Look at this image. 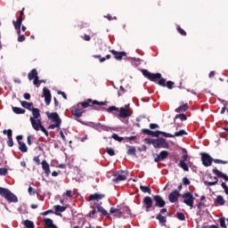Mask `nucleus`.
<instances>
[{"instance_id":"nucleus-1","label":"nucleus","mask_w":228,"mask_h":228,"mask_svg":"<svg viewBox=\"0 0 228 228\" xmlns=\"http://www.w3.org/2000/svg\"><path fill=\"white\" fill-rule=\"evenodd\" d=\"M0 195L9 202H17V196L6 188L0 187Z\"/></svg>"},{"instance_id":"nucleus-2","label":"nucleus","mask_w":228,"mask_h":228,"mask_svg":"<svg viewBox=\"0 0 228 228\" xmlns=\"http://www.w3.org/2000/svg\"><path fill=\"white\" fill-rule=\"evenodd\" d=\"M30 122L32 125L33 129H35V131H42V133H45V136H49V133L47 132V130L45 129V127H44V126H42V121L40 119H35V118L30 117Z\"/></svg>"},{"instance_id":"nucleus-3","label":"nucleus","mask_w":228,"mask_h":228,"mask_svg":"<svg viewBox=\"0 0 228 228\" xmlns=\"http://www.w3.org/2000/svg\"><path fill=\"white\" fill-rule=\"evenodd\" d=\"M142 75L145 77H148L150 81H156V79H161V74L157 73V74H152L149 72L147 69H142Z\"/></svg>"},{"instance_id":"nucleus-4","label":"nucleus","mask_w":228,"mask_h":228,"mask_svg":"<svg viewBox=\"0 0 228 228\" xmlns=\"http://www.w3.org/2000/svg\"><path fill=\"white\" fill-rule=\"evenodd\" d=\"M46 116L50 120H53V122H55L56 126H61V119L60 118V116L56 112H46Z\"/></svg>"},{"instance_id":"nucleus-5","label":"nucleus","mask_w":228,"mask_h":228,"mask_svg":"<svg viewBox=\"0 0 228 228\" xmlns=\"http://www.w3.org/2000/svg\"><path fill=\"white\" fill-rule=\"evenodd\" d=\"M201 161L204 167H211V163H213V158H211V156H209L208 153H202Z\"/></svg>"},{"instance_id":"nucleus-6","label":"nucleus","mask_w":228,"mask_h":228,"mask_svg":"<svg viewBox=\"0 0 228 228\" xmlns=\"http://www.w3.org/2000/svg\"><path fill=\"white\" fill-rule=\"evenodd\" d=\"M183 202L187 206H190V208H193V195L190 192H186L183 196Z\"/></svg>"},{"instance_id":"nucleus-7","label":"nucleus","mask_w":228,"mask_h":228,"mask_svg":"<svg viewBox=\"0 0 228 228\" xmlns=\"http://www.w3.org/2000/svg\"><path fill=\"white\" fill-rule=\"evenodd\" d=\"M28 78L29 79V81H33V85H38V72L34 69H32L28 75Z\"/></svg>"},{"instance_id":"nucleus-8","label":"nucleus","mask_w":228,"mask_h":228,"mask_svg":"<svg viewBox=\"0 0 228 228\" xmlns=\"http://www.w3.org/2000/svg\"><path fill=\"white\" fill-rule=\"evenodd\" d=\"M153 147H155V149H165V147H167V141L163 138L155 139V141H153Z\"/></svg>"},{"instance_id":"nucleus-9","label":"nucleus","mask_w":228,"mask_h":228,"mask_svg":"<svg viewBox=\"0 0 228 228\" xmlns=\"http://www.w3.org/2000/svg\"><path fill=\"white\" fill-rule=\"evenodd\" d=\"M153 200L155 201V206H157V208H165V200L161 198V196H153Z\"/></svg>"},{"instance_id":"nucleus-10","label":"nucleus","mask_w":228,"mask_h":228,"mask_svg":"<svg viewBox=\"0 0 228 228\" xmlns=\"http://www.w3.org/2000/svg\"><path fill=\"white\" fill-rule=\"evenodd\" d=\"M168 158V151H163L154 159L155 163H159V161H163V159H167Z\"/></svg>"},{"instance_id":"nucleus-11","label":"nucleus","mask_w":228,"mask_h":228,"mask_svg":"<svg viewBox=\"0 0 228 228\" xmlns=\"http://www.w3.org/2000/svg\"><path fill=\"white\" fill-rule=\"evenodd\" d=\"M94 206L96 207L98 213H102V215H103V216H107V218L111 219V216H110V214H108V211H106V209H104V208H102L101 205H99L97 203H94Z\"/></svg>"},{"instance_id":"nucleus-12","label":"nucleus","mask_w":228,"mask_h":228,"mask_svg":"<svg viewBox=\"0 0 228 228\" xmlns=\"http://www.w3.org/2000/svg\"><path fill=\"white\" fill-rule=\"evenodd\" d=\"M146 209H151V208H152V198L146 196L144 197L143 200H142Z\"/></svg>"},{"instance_id":"nucleus-13","label":"nucleus","mask_w":228,"mask_h":228,"mask_svg":"<svg viewBox=\"0 0 228 228\" xmlns=\"http://www.w3.org/2000/svg\"><path fill=\"white\" fill-rule=\"evenodd\" d=\"M43 94L45 95V102H46V104H51V91L47 88H44Z\"/></svg>"},{"instance_id":"nucleus-14","label":"nucleus","mask_w":228,"mask_h":228,"mask_svg":"<svg viewBox=\"0 0 228 228\" xmlns=\"http://www.w3.org/2000/svg\"><path fill=\"white\" fill-rule=\"evenodd\" d=\"M159 134H162V135L165 136L166 138H167V137H172V136H174V135H172L171 134H167V133L161 132V131H156V132L151 131V133H150V136L158 137V136H159Z\"/></svg>"},{"instance_id":"nucleus-15","label":"nucleus","mask_w":228,"mask_h":228,"mask_svg":"<svg viewBox=\"0 0 228 228\" xmlns=\"http://www.w3.org/2000/svg\"><path fill=\"white\" fill-rule=\"evenodd\" d=\"M177 199H179V191H177L171 192L168 196L170 202H177Z\"/></svg>"},{"instance_id":"nucleus-16","label":"nucleus","mask_w":228,"mask_h":228,"mask_svg":"<svg viewBox=\"0 0 228 228\" xmlns=\"http://www.w3.org/2000/svg\"><path fill=\"white\" fill-rule=\"evenodd\" d=\"M41 165L45 174H46V175H49V174H51V169L49 168V163H47L46 160H43Z\"/></svg>"},{"instance_id":"nucleus-17","label":"nucleus","mask_w":228,"mask_h":228,"mask_svg":"<svg viewBox=\"0 0 228 228\" xmlns=\"http://www.w3.org/2000/svg\"><path fill=\"white\" fill-rule=\"evenodd\" d=\"M119 117H121V118H127V117H129V110L126 108H120Z\"/></svg>"},{"instance_id":"nucleus-18","label":"nucleus","mask_w":228,"mask_h":228,"mask_svg":"<svg viewBox=\"0 0 228 228\" xmlns=\"http://www.w3.org/2000/svg\"><path fill=\"white\" fill-rule=\"evenodd\" d=\"M126 149H127V154L129 156H133L134 158L136 157V147H134V146H127Z\"/></svg>"},{"instance_id":"nucleus-19","label":"nucleus","mask_w":228,"mask_h":228,"mask_svg":"<svg viewBox=\"0 0 228 228\" xmlns=\"http://www.w3.org/2000/svg\"><path fill=\"white\" fill-rule=\"evenodd\" d=\"M45 225L46 228H58L54 224H53V221L51 218H45Z\"/></svg>"},{"instance_id":"nucleus-20","label":"nucleus","mask_w":228,"mask_h":228,"mask_svg":"<svg viewBox=\"0 0 228 228\" xmlns=\"http://www.w3.org/2000/svg\"><path fill=\"white\" fill-rule=\"evenodd\" d=\"M22 25V16H20L17 21H13L15 29H19L18 33H20V26Z\"/></svg>"},{"instance_id":"nucleus-21","label":"nucleus","mask_w":228,"mask_h":228,"mask_svg":"<svg viewBox=\"0 0 228 228\" xmlns=\"http://www.w3.org/2000/svg\"><path fill=\"white\" fill-rule=\"evenodd\" d=\"M126 179H127L126 175H118V176L116 178H114L112 181H113V183H116V184H118V183H120V181H126Z\"/></svg>"},{"instance_id":"nucleus-22","label":"nucleus","mask_w":228,"mask_h":228,"mask_svg":"<svg viewBox=\"0 0 228 228\" xmlns=\"http://www.w3.org/2000/svg\"><path fill=\"white\" fill-rule=\"evenodd\" d=\"M213 173L216 174V175H217L218 177H223V179H224V181H228L227 175L220 172L218 169H213Z\"/></svg>"},{"instance_id":"nucleus-23","label":"nucleus","mask_w":228,"mask_h":228,"mask_svg":"<svg viewBox=\"0 0 228 228\" xmlns=\"http://www.w3.org/2000/svg\"><path fill=\"white\" fill-rule=\"evenodd\" d=\"M110 53L114 54L116 60H122V56H126V53L124 52L118 53L115 50H111Z\"/></svg>"},{"instance_id":"nucleus-24","label":"nucleus","mask_w":228,"mask_h":228,"mask_svg":"<svg viewBox=\"0 0 228 228\" xmlns=\"http://www.w3.org/2000/svg\"><path fill=\"white\" fill-rule=\"evenodd\" d=\"M89 199L90 200H101L102 199H104V194H98V193L92 194L89 197Z\"/></svg>"},{"instance_id":"nucleus-25","label":"nucleus","mask_w":228,"mask_h":228,"mask_svg":"<svg viewBox=\"0 0 228 228\" xmlns=\"http://www.w3.org/2000/svg\"><path fill=\"white\" fill-rule=\"evenodd\" d=\"M54 209H55V215L60 216L61 215L60 213H63V211L67 209V207H61L60 205H56L54 207Z\"/></svg>"},{"instance_id":"nucleus-26","label":"nucleus","mask_w":228,"mask_h":228,"mask_svg":"<svg viewBox=\"0 0 228 228\" xmlns=\"http://www.w3.org/2000/svg\"><path fill=\"white\" fill-rule=\"evenodd\" d=\"M110 213L111 215H114V216H122V211L118 208H110Z\"/></svg>"},{"instance_id":"nucleus-27","label":"nucleus","mask_w":228,"mask_h":228,"mask_svg":"<svg viewBox=\"0 0 228 228\" xmlns=\"http://www.w3.org/2000/svg\"><path fill=\"white\" fill-rule=\"evenodd\" d=\"M32 115L35 120H37V118H38V117H40V110L37 109V108H32Z\"/></svg>"},{"instance_id":"nucleus-28","label":"nucleus","mask_w":228,"mask_h":228,"mask_svg":"<svg viewBox=\"0 0 228 228\" xmlns=\"http://www.w3.org/2000/svg\"><path fill=\"white\" fill-rule=\"evenodd\" d=\"M21 106L30 111L33 110V103H29L28 102H21Z\"/></svg>"},{"instance_id":"nucleus-29","label":"nucleus","mask_w":228,"mask_h":228,"mask_svg":"<svg viewBox=\"0 0 228 228\" xmlns=\"http://www.w3.org/2000/svg\"><path fill=\"white\" fill-rule=\"evenodd\" d=\"M179 167L184 170V172H188L190 169L188 167V165L184 162V160H180Z\"/></svg>"},{"instance_id":"nucleus-30","label":"nucleus","mask_w":228,"mask_h":228,"mask_svg":"<svg viewBox=\"0 0 228 228\" xmlns=\"http://www.w3.org/2000/svg\"><path fill=\"white\" fill-rule=\"evenodd\" d=\"M12 111L16 113L17 115H20L22 113H26V110L24 109L19 108V107H13Z\"/></svg>"},{"instance_id":"nucleus-31","label":"nucleus","mask_w":228,"mask_h":228,"mask_svg":"<svg viewBox=\"0 0 228 228\" xmlns=\"http://www.w3.org/2000/svg\"><path fill=\"white\" fill-rule=\"evenodd\" d=\"M72 113H73V115H74L75 117H77L78 118H79V117H83V111H81V110H78V109L74 108V109L72 110Z\"/></svg>"},{"instance_id":"nucleus-32","label":"nucleus","mask_w":228,"mask_h":228,"mask_svg":"<svg viewBox=\"0 0 228 228\" xmlns=\"http://www.w3.org/2000/svg\"><path fill=\"white\" fill-rule=\"evenodd\" d=\"M19 149L20 151H21V152H28V146H26V143L22 142H19Z\"/></svg>"},{"instance_id":"nucleus-33","label":"nucleus","mask_w":228,"mask_h":228,"mask_svg":"<svg viewBox=\"0 0 228 228\" xmlns=\"http://www.w3.org/2000/svg\"><path fill=\"white\" fill-rule=\"evenodd\" d=\"M140 190L142 191V193H149V195L151 193V187L140 185Z\"/></svg>"},{"instance_id":"nucleus-34","label":"nucleus","mask_w":228,"mask_h":228,"mask_svg":"<svg viewBox=\"0 0 228 228\" xmlns=\"http://www.w3.org/2000/svg\"><path fill=\"white\" fill-rule=\"evenodd\" d=\"M186 110H188V103H185L183 106L178 107L175 111L176 113H181V111H186Z\"/></svg>"},{"instance_id":"nucleus-35","label":"nucleus","mask_w":228,"mask_h":228,"mask_svg":"<svg viewBox=\"0 0 228 228\" xmlns=\"http://www.w3.org/2000/svg\"><path fill=\"white\" fill-rule=\"evenodd\" d=\"M24 225L27 228H35V224H33V222L30 221V220H25L24 221Z\"/></svg>"},{"instance_id":"nucleus-36","label":"nucleus","mask_w":228,"mask_h":228,"mask_svg":"<svg viewBox=\"0 0 228 228\" xmlns=\"http://www.w3.org/2000/svg\"><path fill=\"white\" fill-rule=\"evenodd\" d=\"M157 220H159V224H167V219L161 214L157 216Z\"/></svg>"},{"instance_id":"nucleus-37","label":"nucleus","mask_w":228,"mask_h":228,"mask_svg":"<svg viewBox=\"0 0 228 228\" xmlns=\"http://www.w3.org/2000/svg\"><path fill=\"white\" fill-rule=\"evenodd\" d=\"M216 202H217V204H220V206H224V204H225V200H224V197H222V196H217Z\"/></svg>"},{"instance_id":"nucleus-38","label":"nucleus","mask_w":228,"mask_h":228,"mask_svg":"<svg viewBox=\"0 0 228 228\" xmlns=\"http://www.w3.org/2000/svg\"><path fill=\"white\" fill-rule=\"evenodd\" d=\"M216 183H218V178L214 177V182H205V184H207L208 186H215Z\"/></svg>"},{"instance_id":"nucleus-39","label":"nucleus","mask_w":228,"mask_h":228,"mask_svg":"<svg viewBox=\"0 0 228 228\" xmlns=\"http://www.w3.org/2000/svg\"><path fill=\"white\" fill-rule=\"evenodd\" d=\"M186 134V132H184V130H180L179 132H175V135H173L171 138H174V136H183Z\"/></svg>"},{"instance_id":"nucleus-40","label":"nucleus","mask_w":228,"mask_h":228,"mask_svg":"<svg viewBox=\"0 0 228 228\" xmlns=\"http://www.w3.org/2000/svg\"><path fill=\"white\" fill-rule=\"evenodd\" d=\"M112 138H113L114 140H116V142H122V140H124V137H120V136H118V135L116 134H112Z\"/></svg>"},{"instance_id":"nucleus-41","label":"nucleus","mask_w":228,"mask_h":228,"mask_svg":"<svg viewBox=\"0 0 228 228\" xmlns=\"http://www.w3.org/2000/svg\"><path fill=\"white\" fill-rule=\"evenodd\" d=\"M107 154L109 156H115V151L113 150V148H107Z\"/></svg>"},{"instance_id":"nucleus-42","label":"nucleus","mask_w":228,"mask_h":228,"mask_svg":"<svg viewBox=\"0 0 228 228\" xmlns=\"http://www.w3.org/2000/svg\"><path fill=\"white\" fill-rule=\"evenodd\" d=\"M219 223H220L221 227L227 228V225L225 224V219L224 218H220Z\"/></svg>"},{"instance_id":"nucleus-43","label":"nucleus","mask_w":228,"mask_h":228,"mask_svg":"<svg viewBox=\"0 0 228 228\" xmlns=\"http://www.w3.org/2000/svg\"><path fill=\"white\" fill-rule=\"evenodd\" d=\"M214 163L221 164V165H226L227 161L220 160V159H213Z\"/></svg>"},{"instance_id":"nucleus-44","label":"nucleus","mask_w":228,"mask_h":228,"mask_svg":"<svg viewBox=\"0 0 228 228\" xmlns=\"http://www.w3.org/2000/svg\"><path fill=\"white\" fill-rule=\"evenodd\" d=\"M6 174H8V169L0 168V175H6Z\"/></svg>"},{"instance_id":"nucleus-45","label":"nucleus","mask_w":228,"mask_h":228,"mask_svg":"<svg viewBox=\"0 0 228 228\" xmlns=\"http://www.w3.org/2000/svg\"><path fill=\"white\" fill-rule=\"evenodd\" d=\"M97 214V212L95 210H92L89 214L88 216L90 218H95V215Z\"/></svg>"},{"instance_id":"nucleus-46","label":"nucleus","mask_w":228,"mask_h":228,"mask_svg":"<svg viewBox=\"0 0 228 228\" xmlns=\"http://www.w3.org/2000/svg\"><path fill=\"white\" fill-rule=\"evenodd\" d=\"M221 186H222V188H224L226 195H228V186L225 184V183H222Z\"/></svg>"},{"instance_id":"nucleus-47","label":"nucleus","mask_w":228,"mask_h":228,"mask_svg":"<svg viewBox=\"0 0 228 228\" xmlns=\"http://www.w3.org/2000/svg\"><path fill=\"white\" fill-rule=\"evenodd\" d=\"M177 218H178V220H185V216H184V214H183V213H178L177 214Z\"/></svg>"},{"instance_id":"nucleus-48","label":"nucleus","mask_w":228,"mask_h":228,"mask_svg":"<svg viewBox=\"0 0 228 228\" xmlns=\"http://www.w3.org/2000/svg\"><path fill=\"white\" fill-rule=\"evenodd\" d=\"M166 81H165V78H161L159 81V85L160 86H167V85L165 84Z\"/></svg>"},{"instance_id":"nucleus-49","label":"nucleus","mask_w":228,"mask_h":228,"mask_svg":"<svg viewBox=\"0 0 228 228\" xmlns=\"http://www.w3.org/2000/svg\"><path fill=\"white\" fill-rule=\"evenodd\" d=\"M155 139L146 138L145 142L146 143H151V145H154Z\"/></svg>"},{"instance_id":"nucleus-50","label":"nucleus","mask_w":228,"mask_h":228,"mask_svg":"<svg viewBox=\"0 0 228 228\" xmlns=\"http://www.w3.org/2000/svg\"><path fill=\"white\" fill-rule=\"evenodd\" d=\"M176 118H180L182 120H186V115H184V114L177 115Z\"/></svg>"},{"instance_id":"nucleus-51","label":"nucleus","mask_w":228,"mask_h":228,"mask_svg":"<svg viewBox=\"0 0 228 228\" xmlns=\"http://www.w3.org/2000/svg\"><path fill=\"white\" fill-rule=\"evenodd\" d=\"M167 88H169V90H172V86H174V82L168 81L167 83Z\"/></svg>"},{"instance_id":"nucleus-52","label":"nucleus","mask_w":228,"mask_h":228,"mask_svg":"<svg viewBox=\"0 0 228 228\" xmlns=\"http://www.w3.org/2000/svg\"><path fill=\"white\" fill-rule=\"evenodd\" d=\"M7 145L9 147H13V139L12 138L8 139Z\"/></svg>"},{"instance_id":"nucleus-53","label":"nucleus","mask_w":228,"mask_h":228,"mask_svg":"<svg viewBox=\"0 0 228 228\" xmlns=\"http://www.w3.org/2000/svg\"><path fill=\"white\" fill-rule=\"evenodd\" d=\"M26 40V37L24 35H21L18 37V42H24Z\"/></svg>"},{"instance_id":"nucleus-54","label":"nucleus","mask_w":228,"mask_h":228,"mask_svg":"<svg viewBox=\"0 0 228 228\" xmlns=\"http://www.w3.org/2000/svg\"><path fill=\"white\" fill-rule=\"evenodd\" d=\"M150 127H151V129H158V127H159V126L158 124H151Z\"/></svg>"},{"instance_id":"nucleus-55","label":"nucleus","mask_w":228,"mask_h":228,"mask_svg":"<svg viewBox=\"0 0 228 228\" xmlns=\"http://www.w3.org/2000/svg\"><path fill=\"white\" fill-rule=\"evenodd\" d=\"M66 197H72V191L71 190H68L65 193Z\"/></svg>"},{"instance_id":"nucleus-56","label":"nucleus","mask_w":228,"mask_h":228,"mask_svg":"<svg viewBox=\"0 0 228 228\" xmlns=\"http://www.w3.org/2000/svg\"><path fill=\"white\" fill-rule=\"evenodd\" d=\"M31 98V95L28 93L24 94V99H26L27 101H29V99Z\"/></svg>"},{"instance_id":"nucleus-57","label":"nucleus","mask_w":228,"mask_h":228,"mask_svg":"<svg viewBox=\"0 0 228 228\" xmlns=\"http://www.w3.org/2000/svg\"><path fill=\"white\" fill-rule=\"evenodd\" d=\"M183 184H190V180L188 178L184 177L183 179Z\"/></svg>"},{"instance_id":"nucleus-58","label":"nucleus","mask_w":228,"mask_h":228,"mask_svg":"<svg viewBox=\"0 0 228 228\" xmlns=\"http://www.w3.org/2000/svg\"><path fill=\"white\" fill-rule=\"evenodd\" d=\"M178 31H179V33L181 34V35H186V31H184L183 28H178Z\"/></svg>"},{"instance_id":"nucleus-59","label":"nucleus","mask_w":228,"mask_h":228,"mask_svg":"<svg viewBox=\"0 0 228 228\" xmlns=\"http://www.w3.org/2000/svg\"><path fill=\"white\" fill-rule=\"evenodd\" d=\"M58 94H59V95H62L63 99H67V94H65V93L59 91V92H58Z\"/></svg>"},{"instance_id":"nucleus-60","label":"nucleus","mask_w":228,"mask_h":228,"mask_svg":"<svg viewBox=\"0 0 228 228\" xmlns=\"http://www.w3.org/2000/svg\"><path fill=\"white\" fill-rule=\"evenodd\" d=\"M28 193H29V195H35V191H33L32 187H28Z\"/></svg>"},{"instance_id":"nucleus-61","label":"nucleus","mask_w":228,"mask_h":228,"mask_svg":"<svg viewBox=\"0 0 228 228\" xmlns=\"http://www.w3.org/2000/svg\"><path fill=\"white\" fill-rule=\"evenodd\" d=\"M81 106H83L84 108H88V106H90V103L84 102L81 103Z\"/></svg>"},{"instance_id":"nucleus-62","label":"nucleus","mask_w":228,"mask_h":228,"mask_svg":"<svg viewBox=\"0 0 228 228\" xmlns=\"http://www.w3.org/2000/svg\"><path fill=\"white\" fill-rule=\"evenodd\" d=\"M8 139L12 138V129L7 130Z\"/></svg>"},{"instance_id":"nucleus-63","label":"nucleus","mask_w":228,"mask_h":228,"mask_svg":"<svg viewBox=\"0 0 228 228\" xmlns=\"http://www.w3.org/2000/svg\"><path fill=\"white\" fill-rule=\"evenodd\" d=\"M34 161H36L37 165H40V159L38 157H35Z\"/></svg>"},{"instance_id":"nucleus-64","label":"nucleus","mask_w":228,"mask_h":228,"mask_svg":"<svg viewBox=\"0 0 228 228\" xmlns=\"http://www.w3.org/2000/svg\"><path fill=\"white\" fill-rule=\"evenodd\" d=\"M55 127H60V126H56V123L49 126V129H54Z\"/></svg>"}]
</instances>
